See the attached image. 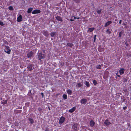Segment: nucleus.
Returning <instances> with one entry per match:
<instances>
[{
  "label": "nucleus",
  "mask_w": 131,
  "mask_h": 131,
  "mask_svg": "<svg viewBox=\"0 0 131 131\" xmlns=\"http://www.w3.org/2000/svg\"><path fill=\"white\" fill-rule=\"evenodd\" d=\"M45 55L44 54L41 53H39L38 55V57L39 60H41L42 59L45 58Z\"/></svg>",
  "instance_id": "obj_1"
},
{
  "label": "nucleus",
  "mask_w": 131,
  "mask_h": 131,
  "mask_svg": "<svg viewBox=\"0 0 131 131\" xmlns=\"http://www.w3.org/2000/svg\"><path fill=\"white\" fill-rule=\"evenodd\" d=\"M27 68L29 71L32 70L34 68V66L32 64H30L28 66Z\"/></svg>",
  "instance_id": "obj_2"
},
{
  "label": "nucleus",
  "mask_w": 131,
  "mask_h": 131,
  "mask_svg": "<svg viewBox=\"0 0 131 131\" xmlns=\"http://www.w3.org/2000/svg\"><path fill=\"white\" fill-rule=\"evenodd\" d=\"M4 51L8 54H10L11 50L9 49V47L7 46L4 49Z\"/></svg>",
  "instance_id": "obj_3"
},
{
  "label": "nucleus",
  "mask_w": 131,
  "mask_h": 131,
  "mask_svg": "<svg viewBox=\"0 0 131 131\" xmlns=\"http://www.w3.org/2000/svg\"><path fill=\"white\" fill-rule=\"evenodd\" d=\"M65 120V118L63 117L62 116L59 119V122L60 124H61Z\"/></svg>",
  "instance_id": "obj_4"
},
{
  "label": "nucleus",
  "mask_w": 131,
  "mask_h": 131,
  "mask_svg": "<svg viewBox=\"0 0 131 131\" xmlns=\"http://www.w3.org/2000/svg\"><path fill=\"white\" fill-rule=\"evenodd\" d=\"M40 11L39 10L36 9L34 10L32 12V13L33 14H38L40 13Z\"/></svg>",
  "instance_id": "obj_5"
},
{
  "label": "nucleus",
  "mask_w": 131,
  "mask_h": 131,
  "mask_svg": "<svg viewBox=\"0 0 131 131\" xmlns=\"http://www.w3.org/2000/svg\"><path fill=\"white\" fill-rule=\"evenodd\" d=\"M22 20V16L21 15H20L18 17L17 21L18 22H20Z\"/></svg>",
  "instance_id": "obj_6"
},
{
  "label": "nucleus",
  "mask_w": 131,
  "mask_h": 131,
  "mask_svg": "<svg viewBox=\"0 0 131 131\" xmlns=\"http://www.w3.org/2000/svg\"><path fill=\"white\" fill-rule=\"evenodd\" d=\"M78 126V125L77 124H74L73 126L72 127V128L75 130H77L78 129L77 126Z\"/></svg>",
  "instance_id": "obj_7"
},
{
  "label": "nucleus",
  "mask_w": 131,
  "mask_h": 131,
  "mask_svg": "<svg viewBox=\"0 0 131 131\" xmlns=\"http://www.w3.org/2000/svg\"><path fill=\"white\" fill-rule=\"evenodd\" d=\"M55 18L58 21H63V20L61 17L59 16H57L55 17Z\"/></svg>",
  "instance_id": "obj_8"
},
{
  "label": "nucleus",
  "mask_w": 131,
  "mask_h": 131,
  "mask_svg": "<svg viewBox=\"0 0 131 131\" xmlns=\"http://www.w3.org/2000/svg\"><path fill=\"white\" fill-rule=\"evenodd\" d=\"M33 52L32 51H30L27 54L28 57V58L31 57L33 55Z\"/></svg>",
  "instance_id": "obj_9"
},
{
  "label": "nucleus",
  "mask_w": 131,
  "mask_h": 131,
  "mask_svg": "<svg viewBox=\"0 0 131 131\" xmlns=\"http://www.w3.org/2000/svg\"><path fill=\"white\" fill-rule=\"evenodd\" d=\"M87 100L85 99H82L81 100V102L82 104H85L86 103Z\"/></svg>",
  "instance_id": "obj_10"
},
{
  "label": "nucleus",
  "mask_w": 131,
  "mask_h": 131,
  "mask_svg": "<svg viewBox=\"0 0 131 131\" xmlns=\"http://www.w3.org/2000/svg\"><path fill=\"white\" fill-rule=\"evenodd\" d=\"M112 23L111 21H109L107 22L105 25V27H106L110 24Z\"/></svg>",
  "instance_id": "obj_11"
},
{
  "label": "nucleus",
  "mask_w": 131,
  "mask_h": 131,
  "mask_svg": "<svg viewBox=\"0 0 131 131\" xmlns=\"http://www.w3.org/2000/svg\"><path fill=\"white\" fill-rule=\"evenodd\" d=\"M104 123L106 125H108L111 124L110 122H109L107 120L105 121Z\"/></svg>",
  "instance_id": "obj_12"
},
{
  "label": "nucleus",
  "mask_w": 131,
  "mask_h": 131,
  "mask_svg": "<svg viewBox=\"0 0 131 131\" xmlns=\"http://www.w3.org/2000/svg\"><path fill=\"white\" fill-rule=\"evenodd\" d=\"M90 126L91 127H93L95 124V123L93 121L91 120L90 122Z\"/></svg>",
  "instance_id": "obj_13"
},
{
  "label": "nucleus",
  "mask_w": 131,
  "mask_h": 131,
  "mask_svg": "<svg viewBox=\"0 0 131 131\" xmlns=\"http://www.w3.org/2000/svg\"><path fill=\"white\" fill-rule=\"evenodd\" d=\"M124 71V69H121L119 71L120 74L121 75H122L123 74Z\"/></svg>",
  "instance_id": "obj_14"
},
{
  "label": "nucleus",
  "mask_w": 131,
  "mask_h": 131,
  "mask_svg": "<svg viewBox=\"0 0 131 131\" xmlns=\"http://www.w3.org/2000/svg\"><path fill=\"white\" fill-rule=\"evenodd\" d=\"M43 34L44 35L46 36H48L49 35L48 33V32L47 31H43Z\"/></svg>",
  "instance_id": "obj_15"
},
{
  "label": "nucleus",
  "mask_w": 131,
  "mask_h": 131,
  "mask_svg": "<svg viewBox=\"0 0 131 131\" xmlns=\"http://www.w3.org/2000/svg\"><path fill=\"white\" fill-rule=\"evenodd\" d=\"M56 33L55 32H51L50 34L51 36L53 37L56 35Z\"/></svg>",
  "instance_id": "obj_16"
},
{
  "label": "nucleus",
  "mask_w": 131,
  "mask_h": 131,
  "mask_svg": "<svg viewBox=\"0 0 131 131\" xmlns=\"http://www.w3.org/2000/svg\"><path fill=\"white\" fill-rule=\"evenodd\" d=\"M33 9V8H30L28 9L27 11V13H30L31 11H32Z\"/></svg>",
  "instance_id": "obj_17"
},
{
  "label": "nucleus",
  "mask_w": 131,
  "mask_h": 131,
  "mask_svg": "<svg viewBox=\"0 0 131 131\" xmlns=\"http://www.w3.org/2000/svg\"><path fill=\"white\" fill-rule=\"evenodd\" d=\"M75 108L74 107H73V108H71V109L70 110H69V112H70L71 113H72L73 112V111L75 110Z\"/></svg>",
  "instance_id": "obj_18"
},
{
  "label": "nucleus",
  "mask_w": 131,
  "mask_h": 131,
  "mask_svg": "<svg viewBox=\"0 0 131 131\" xmlns=\"http://www.w3.org/2000/svg\"><path fill=\"white\" fill-rule=\"evenodd\" d=\"M84 84L87 87H89L90 85L89 82L87 81H85V82Z\"/></svg>",
  "instance_id": "obj_19"
},
{
  "label": "nucleus",
  "mask_w": 131,
  "mask_h": 131,
  "mask_svg": "<svg viewBox=\"0 0 131 131\" xmlns=\"http://www.w3.org/2000/svg\"><path fill=\"white\" fill-rule=\"evenodd\" d=\"M67 92L69 94L71 95L72 94V91L70 89H69L67 90Z\"/></svg>",
  "instance_id": "obj_20"
},
{
  "label": "nucleus",
  "mask_w": 131,
  "mask_h": 131,
  "mask_svg": "<svg viewBox=\"0 0 131 131\" xmlns=\"http://www.w3.org/2000/svg\"><path fill=\"white\" fill-rule=\"evenodd\" d=\"M96 11L98 14H101V13L102 9H100L99 10L98 9H97Z\"/></svg>",
  "instance_id": "obj_21"
},
{
  "label": "nucleus",
  "mask_w": 131,
  "mask_h": 131,
  "mask_svg": "<svg viewBox=\"0 0 131 131\" xmlns=\"http://www.w3.org/2000/svg\"><path fill=\"white\" fill-rule=\"evenodd\" d=\"M29 120L30 122V123L31 124H32L34 123V121L31 118H29Z\"/></svg>",
  "instance_id": "obj_22"
},
{
  "label": "nucleus",
  "mask_w": 131,
  "mask_h": 131,
  "mask_svg": "<svg viewBox=\"0 0 131 131\" xmlns=\"http://www.w3.org/2000/svg\"><path fill=\"white\" fill-rule=\"evenodd\" d=\"M67 45L69 47H72L73 45L71 43H67Z\"/></svg>",
  "instance_id": "obj_23"
},
{
  "label": "nucleus",
  "mask_w": 131,
  "mask_h": 131,
  "mask_svg": "<svg viewBox=\"0 0 131 131\" xmlns=\"http://www.w3.org/2000/svg\"><path fill=\"white\" fill-rule=\"evenodd\" d=\"M94 29V28H89L88 29V31H89L90 32H91L93 31Z\"/></svg>",
  "instance_id": "obj_24"
},
{
  "label": "nucleus",
  "mask_w": 131,
  "mask_h": 131,
  "mask_svg": "<svg viewBox=\"0 0 131 131\" xmlns=\"http://www.w3.org/2000/svg\"><path fill=\"white\" fill-rule=\"evenodd\" d=\"M7 102V101L6 100H5L4 101H3L2 102V104H6Z\"/></svg>",
  "instance_id": "obj_25"
},
{
  "label": "nucleus",
  "mask_w": 131,
  "mask_h": 131,
  "mask_svg": "<svg viewBox=\"0 0 131 131\" xmlns=\"http://www.w3.org/2000/svg\"><path fill=\"white\" fill-rule=\"evenodd\" d=\"M63 97L64 99H67V95H66L63 94Z\"/></svg>",
  "instance_id": "obj_26"
},
{
  "label": "nucleus",
  "mask_w": 131,
  "mask_h": 131,
  "mask_svg": "<svg viewBox=\"0 0 131 131\" xmlns=\"http://www.w3.org/2000/svg\"><path fill=\"white\" fill-rule=\"evenodd\" d=\"M106 31L107 33L109 34H110L111 32L108 29H107Z\"/></svg>",
  "instance_id": "obj_27"
},
{
  "label": "nucleus",
  "mask_w": 131,
  "mask_h": 131,
  "mask_svg": "<svg viewBox=\"0 0 131 131\" xmlns=\"http://www.w3.org/2000/svg\"><path fill=\"white\" fill-rule=\"evenodd\" d=\"M77 86L79 87H81L82 85L80 83H78Z\"/></svg>",
  "instance_id": "obj_28"
},
{
  "label": "nucleus",
  "mask_w": 131,
  "mask_h": 131,
  "mask_svg": "<svg viewBox=\"0 0 131 131\" xmlns=\"http://www.w3.org/2000/svg\"><path fill=\"white\" fill-rule=\"evenodd\" d=\"M93 82L94 85H95L97 83L96 81L95 80H93Z\"/></svg>",
  "instance_id": "obj_29"
},
{
  "label": "nucleus",
  "mask_w": 131,
  "mask_h": 131,
  "mask_svg": "<svg viewBox=\"0 0 131 131\" xmlns=\"http://www.w3.org/2000/svg\"><path fill=\"white\" fill-rule=\"evenodd\" d=\"M101 65H99L98 66H96V68L97 69H100L101 68Z\"/></svg>",
  "instance_id": "obj_30"
},
{
  "label": "nucleus",
  "mask_w": 131,
  "mask_h": 131,
  "mask_svg": "<svg viewBox=\"0 0 131 131\" xmlns=\"http://www.w3.org/2000/svg\"><path fill=\"white\" fill-rule=\"evenodd\" d=\"M9 9L10 10H13V7L12 6H10L9 7Z\"/></svg>",
  "instance_id": "obj_31"
},
{
  "label": "nucleus",
  "mask_w": 131,
  "mask_h": 131,
  "mask_svg": "<svg viewBox=\"0 0 131 131\" xmlns=\"http://www.w3.org/2000/svg\"><path fill=\"white\" fill-rule=\"evenodd\" d=\"M4 24H3V22L0 21V25L3 26Z\"/></svg>",
  "instance_id": "obj_32"
},
{
  "label": "nucleus",
  "mask_w": 131,
  "mask_h": 131,
  "mask_svg": "<svg viewBox=\"0 0 131 131\" xmlns=\"http://www.w3.org/2000/svg\"><path fill=\"white\" fill-rule=\"evenodd\" d=\"M122 35V33L121 32H120L119 33V36L120 37Z\"/></svg>",
  "instance_id": "obj_33"
},
{
  "label": "nucleus",
  "mask_w": 131,
  "mask_h": 131,
  "mask_svg": "<svg viewBox=\"0 0 131 131\" xmlns=\"http://www.w3.org/2000/svg\"><path fill=\"white\" fill-rule=\"evenodd\" d=\"M96 39V38L95 37H94V42H95V40Z\"/></svg>",
  "instance_id": "obj_34"
},
{
  "label": "nucleus",
  "mask_w": 131,
  "mask_h": 131,
  "mask_svg": "<svg viewBox=\"0 0 131 131\" xmlns=\"http://www.w3.org/2000/svg\"><path fill=\"white\" fill-rule=\"evenodd\" d=\"M123 108V109L124 110H125L126 108H127V107H124Z\"/></svg>",
  "instance_id": "obj_35"
},
{
  "label": "nucleus",
  "mask_w": 131,
  "mask_h": 131,
  "mask_svg": "<svg viewBox=\"0 0 131 131\" xmlns=\"http://www.w3.org/2000/svg\"><path fill=\"white\" fill-rule=\"evenodd\" d=\"M122 21L121 20H120L119 22V23L121 24V22H122Z\"/></svg>",
  "instance_id": "obj_36"
},
{
  "label": "nucleus",
  "mask_w": 131,
  "mask_h": 131,
  "mask_svg": "<svg viewBox=\"0 0 131 131\" xmlns=\"http://www.w3.org/2000/svg\"><path fill=\"white\" fill-rule=\"evenodd\" d=\"M78 2V3H79L80 2V1L79 0L78 1H77V2Z\"/></svg>",
  "instance_id": "obj_37"
},
{
  "label": "nucleus",
  "mask_w": 131,
  "mask_h": 131,
  "mask_svg": "<svg viewBox=\"0 0 131 131\" xmlns=\"http://www.w3.org/2000/svg\"><path fill=\"white\" fill-rule=\"evenodd\" d=\"M41 95H42V96H43V93H41Z\"/></svg>",
  "instance_id": "obj_38"
},
{
  "label": "nucleus",
  "mask_w": 131,
  "mask_h": 131,
  "mask_svg": "<svg viewBox=\"0 0 131 131\" xmlns=\"http://www.w3.org/2000/svg\"><path fill=\"white\" fill-rule=\"evenodd\" d=\"M70 20L71 21H73L74 20H73V19H71Z\"/></svg>",
  "instance_id": "obj_39"
},
{
  "label": "nucleus",
  "mask_w": 131,
  "mask_h": 131,
  "mask_svg": "<svg viewBox=\"0 0 131 131\" xmlns=\"http://www.w3.org/2000/svg\"><path fill=\"white\" fill-rule=\"evenodd\" d=\"M96 35H94V37H96Z\"/></svg>",
  "instance_id": "obj_40"
},
{
  "label": "nucleus",
  "mask_w": 131,
  "mask_h": 131,
  "mask_svg": "<svg viewBox=\"0 0 131 131\" xmlns=\"http://www.w3.org/2000/svg\"><path fill=\"white\" fill-rule=\"evenodd\" d=\"M45 131H49L48 129H46L45 130Z\"/></svg>",
  "instance_id": "obj_41"
},
{
  "label": "nucleus",
  "mask_w": 131,
  "mask_h": 131,
  "mask_svg": "<svg viewBox=\"0 0 131 131\" xmlns=\"http://www.w3.org/2000/svg\"><path fill=\"white\" fill-rule=\"evenodd\" d=\"M117 76L118 77H120V75H117Z\"/></svg>",
  "instance_id": "obj_42"
},
{
  "label": "nucleus",
  "mask_w": 131,
  "mask_h": 131,
  "mask_svg": "<svg viewBox=\"0 0 131 131\" xmlns=\"http://www.w3.org/2000/svg\"><path fill=\"white\" fill-rule=\"evenodd\" d=\"M77 18V19H79V17H78V18Z\"/></svg>",
  "instance_id": "obj_43"
},
{
  "label": "nucleus",
  "mask_w": 131,
  "mask_h": 131,
  "mask_svg": "<svg viewBox=\"0 0 131 131\" xmlns=\"http://www.w3.org/2000/svg\"><path fill=\"white\" fill-rule=\"evenodd\" d=\"M76 17H74V19H76Z\"/></svg>",
  "instance_id": "obj_44"
}]
</instances>
